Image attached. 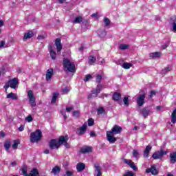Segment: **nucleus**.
Returning a JSON list of instances; mask_svg holds the SVG:
<instances>
[{"instance_id": "f257e3e1", "label": "nucleus", "mask_w": 176, "mask_h": 176, "mask_svg": "<svg viewBox=\"0 0 176 176\" xmlns=\"http://www.w3.org/2000/svg\"><path fill=\"white\" fill-rule=\"evenodd\" d=\"M122 127L119 126H114L111 131L107 132V140L110 142V144H115L116 142V138H115V134H120L122 133Z\"/></svg>"}, {"instance_id": "f03ea898", "label": "nucleus", "mask_w": 176, "mask_h": 176, "mask_svg": "<svg viewBox=\"0 0 176 176\" xmlns=\"http://www.w3.org/2000/svg\"><path fill=\"white\" fill-rule=\"evenodd\" d=\"M67 139L64 136H60L58 140L52 139L50 142V148L51 149H58L63 142H65Z\"/></svg>"}, {"instance_id": "7ed1b4c3", "label": "nucleus", "mask_w": 176, "mask_h": 176, "mask_svg": "<svg viewBox=\"0 0 176 176\" xmlns=\"http://www.w3.org/2000/svg\"><path fill=\"white\" fill-rule=\"evenodd\" d=\"M63 67L68 72H76L75 69V63L73 61L69 60V59L65 58L63 60Z\"/></svg>"}, {"instance_id": "20e7f679", "label": "nucleus", "mask_w": 176, "mask_h": 176, "mask_svg": "<svg viewBox=\"0 0 176 176\" xmlns=\"http://www.w3.org/2000/svg\"><path fill=\"white\" fill-rule=\"evenodd\" d=\"M41 138H42V132L39 129L30 133L31 142H38L41 141Z\"/></svg>"}, {"instance_id": "39448f33", "label": "nucleus", "mask_w": 176, "mask_h": 176, "mask_svg": "<svg viewBox=\"0 0 176 176\" xmlns=\"http://www.w3.org/2000/svg\"><path fill=\"white\" fill-rule=\"evenodd\" d=\"M167 153H168V151L160 150L159 151H155L153 154L152 157L154 160H157V159H162L164 155H167Z\"/></svg>"}, {"instance_id": "423d86ee", "label": "nucleus", "mask_w": 176, "mask_h": 176, "mask_svg": "<svg viewBox=\"0 0 176 176\" xmlns=\"http://www.w3.org/2000/svg\"><path fill=\"white\" fill-rule=\"evenodd\" d=\"M28 98L31 107H36V103L35 102V96H34V91L32 90H29L28 91Z\"/></svg>"}, {"instance_id": "0eeeda50", "label": "nucleus", "mask_w": 176, "mask_h": 176, "mask_svg": "<svg viewBox=\"0 0 176 176\" xmlns=\"http://www.w3.org/2000/svg\"><path fill=\"white\" fill-rule=\"evenodd\" d=\"M102 86L101 85H98L96 89L92 90V94L88 95V98H93V97H97L98 94L101 92Z\"/></svg>"}, {"instance_id": "6e6552de", "label": "nucleus", "mask_w": 176, "mask_h": 176, "mask_svg": "<svg viewBox=\"0 0 176 176\" xmlns=\"http://www.w3.org/2000/svg\"><path fill=\"white\" fill-rule=\"evenodd\" d=\"M123 162L125 164H128L133 171L138 170V168H137V166H135V164L131 160L123 159Z\"/></svg>"}, {"instance_id": "1a4fd4ad", "label": "nucleus", "mask_w": 176, "mask_h": 176, "mask_svg": "<svg viewBox=\"0 0 176 176\" xmlns=\"http://www.w3.org/2000/svg\"><path fill=\"white\" fill-rule=\"evenodd\" d=\"M8 83L11 89H16V87H17V85H19V80L14 78L13 79L10 80Z\"/></svg>"}, {"instance_id": "9d476101", "label": "nucleus", "mask_w": 176, "mask_h": 176, "mask_svg": "<svg viewBox=\"0 0 176 176\" xmlns=\"http://www.w3.org/2000/svg\"><path fill=\"white\" fill-rule=\"evenodd\" d=\"M146 174H149V173H151L153 175H157L159 173V171H157V169H156V166L153 165L151 168H148L146 170Z\"/></svg>"}, {"instance_id": "9b49d317", "label": "nucleus", "mask_w": 176, "mask_h": 176, "mask_svg": "<svg viewBox=\"0 0 176 176\" xmlns=\"http://www.w3.org/2000/svg\"><path fill=\"white\" fill-rule=\"evenodd\" d=\"M55 46L56 47V50L58 53H60L62 49H63V45L61 44V39L56 38L55 40Z\"/></svg>"}, {"instance_id": "f8f14e48", "label": "nucleus", "mask_w": 176, "mask_h": 176, "mask_svg": "<svg viewBox=\"0 0 176 176\" xmlns=\"http://www.w3.org/2000/svg\"><path fill=\"white\" fill-rule=\"evenodd\" d=\"M140 113L142 115L144 118H148L149 116V114L151 113V109L144 107L141 109Z\"/></svg>"}, {"instance_id": "ddd939ff", "label": "nucleus", "mask_w": 176, "mask_h": 176, "mask_svg": "<svg viewBox=\"0 0 176 176\" xmlns=\"http://www.w3.org/2000/svg\"><path fill=\"white\" fill-rule=\"evenodd\" d=\"M49 52L52 60H56L57 54H56V51H54V47H52V45H50Z\"/></svg>"}, {"instance_id": "4468645a", "label": "nucleus", "mask_w": 176, "mask_h": 176, "mask_svg": "<svg viewBox=\"0 0 176 176\" xmlns=\"http://www.w3.org/2000/svg\"><path fill=\"white\" fill-rule=\"evenodd\" d=\"M144 101H145V96L140 95L137 100V104L138 107H142V105H144Z\"/></svg>"}, {"instance_id": "2eb2a0df", "label": "nucleus", "mask_w": 176, "mask_h": 176, "mask_svg": "<svg viewBox=\"0 0 176 176\" xmlns=\"http://www.w3.org/2000/svg\"><path fill=\"white\" fill-rule=\"evenodd\" d=\"M152 150V146L151 145L146 146L145 150L144 151L143 156L146 158L149 156V153Z\"/></svg>"}, {"instance_id": "dca6fc26", "label": "nucleus", "mask_w": 176, "mask_h": 176, "mask_svg": "<svg viewBox=\"0 0 176 176\" xmlns=\"http://www.w3.org/2000/svg\"><path fill=\"white\" fill-rule=\"evenodd\" d=\"M33 36H34V32H32V30H30L29 32L25 33L23 36V41H27V39H30Z\"/></svg>"}, {"instance_id": "f3484780", "label": "nucleus", "mask_w": 176, "mask_h": 176, "mask_svg": "<svg viewBox=\"0 0 176 176\" xmlns=\"http://www.w3.org/2000/svg\"><path fill=\"white\" fill-rule=\"evenodd\" d=\"M52 76H53V69H49L46 74V81L49 82V80H51Z\"/></svg>"}, {"instance_id": "a211bd4d", "label": "nucleus", "mask_w": 176, "mask_h": 176, "mask_svg": "<svg viewBox=\"0 0 176 176\" xmlns=\"http://www.w3.org/2000/svg\"><path fill=\"white\" fill-rule=\"evenodd\" d=\"M86 168V165L83 163H78L76 165V170L80 173V171H83Z\"/></svg>"}, {"instance_id": "6ab92c4d", "label": "nucleus", "mask_w": 176, "mask_h": 176, "mask_svg": "<svg viewBox=\"0 0 176 176\" xmlns=\"http://www.w3.org/2000/svg\"><path fill=\"white\" fill-rule=\"evenodd\" d=\"M95 171L96 173V176H101L102 175V173H101V168L100 167V165L98 164H96L94 166Z\"/></svg>"}, {"instance_id": "aec40b11", "label": "nucleus", "mask_w": 176, "mask_h": 176, "mask_svg": "<svg viewBox=\"0 0 176 176\" xmlns=\"http://www.w3.org/2000/svg\"><path fill=\"white\" fill-rule=\"evenodd\" d=\"M87 129V124H84L79 129V134L80 135H83L85 133H86V130Z\"/></svg>"}, {"instance_id": "412c9836", "label": "nucleus", "mask_w": 176, "mask_h": 176, "mask_svg": "<svg viewBox=\"0 0 176 176\" xmlns=\"http://www.w3.org/2000/svg\"><path fill=\"white\" fill-rule=\"evenodd\" d=\"M92 148L90 146H86L84 148H82L80 151L81 153H89V152H91Z\"/></svg>"}, {"instance_id": "4be33fe9", "label": "nucleus", "mask_w": 176, "mask_h": 176, "mask_svg": "<svg viewBox=\"0 0 176 176\" xmlns=\"http://www.w3.org/2000/svg\"><path fill=\"white\" fill-rule=\"evenodd\" d=\"M170 121L173 124L176 123V109H175L170 115Z\"/></svg>"}, {"instance_id": "5701e85b", "label": "nucleus", "mask_w": 176, "mask_h": 176, "mask_svg": "<svg viewBox=\"0 0 176 176\" xmlns=\"http://www.w3.org/2000/svg\"><path fill=\"white\" fill-rule=\"evenodd\" d=\"M60 171H61V168L56 166L52 168V173L54 174V175H57V174H60Z\"/></svg>"}, {"instance_id": "b1692460", "label": "nucleus", "mask_w": 176, "mask_h": 176, "mask_svg": "<svg viewBox=\"0 0 176 176\" xmlns=\"http://www.w3.org/2000/svg\"><path fill=\"white\" fill-rule=\"evenodd\" d=\"M7 98H10L11 100H18L19 97H17V94L11 92L7 95Z\"/></svg>"}, {"instance_id": "393cba45", "label": "nucleus", "mask_w": 176, "mask_h": 176, "mask_svg": "<svg viewBox=\"0 0 176 176\" xmlns=\"http://www.w3.org/2000/svg\"><path fill=\"white\" fill-rule=\"evenodd\" d=\"M170 163L174 164L176 163V151L170 153Z\"/></svg>"}, {"instance_id": "a878e982", "label": "nucleus", "mask_w": 176, "mask_h": 176, "mask_svg": "<svg viewBox=\"0 0 176 176\" xmlns=\"http://www.w3.org/2000/svg\"><path fill=\"white\" fill-rule=\"evenodd\" d=\"M150 57L152 58H159L162 56V53L160 52H153L149 54Z\"/></svg>"}, {"instance_id": "bb28decb", "label": "nucleus", "mask_w": 176, "mask_h": 176, "mask_svg": "<svg viewBox=\"0 0 176 176\" xmlns=\"http://www.w3.org/2000/svg\"><path fill=\"white\" fill-rule=\"evenodd\" d=\"M38 175H39V172L38 171V169H36V168H33L30 171V173L28 175V176H38Z\"/></svg>"}, {"instance_id": "cd10ccee", "label": "nucleus", "mask_w": 176, "mask_h": 176, "mask_svg": "<svg viewBox=\"0 0 176 176\" xmlns=\"http://www.w3.org/2000/svg\"><path fill=\"white\" fill-rule=\"evenodd\" d=\"M83 21V18L82 16H77L72 21L74 24H79V23H82Z\"/></svg>"}, {"instance_id": "c85d7f7f", "label": "nucleus", "mask_w": 176, "mask_h": 176, "mask_svg": "<svg viewBox=\"0 0 176 176\" xmlns=\"http://www.w3.org/2000/svg\"><path fill=\"white\" fill-rule=\"evenodd\" d=\"M132 155L133 157L136 159V160H138V159H140V152H138V150H133Z\"/></svg>"}, {"instance_id": "c756f323", "label": "nucleus", "mask_w": 176, "mask_h": 176, "mask_svg": "<svg viewBox=\"0 0 176 176\" xmlns=\"http://www.w3.org/2000/svg\"><path fill=\"white\" fill-rule=\"evenodd\" d=\"M121 97H122V95H120V94L116 92L113 96V100L114 101H119Z\"/></svg>"}, {"instance_id": "7c9ffc66", "label": "nucleus", "mask_w": 176, "mask_h": 176, "mask_svg": "<svg viewBox=\"0 0 176 176\" xmlns=\"http://www.w3.org/2000/svg\"><path fill=\"white\" fill-rule=\"evenodd\" d=\"M122 67L124 68V69H130V68L133 67V64L129 63H124L122 65Z\"/></svg>"}, {"instance_id": "2f4dec72", "label": "nucleus", "mask_w": 176, "mask_h": 176, "mask_svg": "<svg viewBox=\"0 0 176 176\" xmlns=\"http://www.w3.org/2000/svg\"><path fill=\"white\" fill-rule=\"evenodd\" d=\"M171 69H173V67L171 65H168L166 67H165L162 70V74H167V73L170 72V71H171Z\"/></svg>"}, {"instance_id": "473e14b6", "label": "nucleus", "mask_w": 176, "mask_h": 176, "mask_svg": "<svg viewBox=\"0 0 176 176\" xmlns=\"http://www.w3.org/2000/svg\"><path fill=\"white\" fill-rule=\"evenodd\" d=\"M58 96H60V94L58 93H54L52 96V99L51 100L52 104H54V102H56V100H57V97H58Z\"/></svg>"}, {"instance_id": "72a5a7b5", "label": "nucleus", "mask_w": 176, "mask_h": 176, "mask_svg": "<svg viewBox=\"0 0 176 176\" xmlns=\"http://www.w3.org/2000/svg\"><path fill=\"white\" fill-rule=\"evenodd\" d=\"M98 115H105V109L104 107H99L98 109Z\"/></svg>"}, {"instance_id": "f704fd0d", "label": "nucleus", "mask_w": 176, "mask_h": 176, "mask_svg": "<svg viewBox=\"0 0 176 176\" xmlns=\"http://www.w3.org/2000/svg\"><path fill=\"white\" fill-rule=\"evenodd\" d=\"M89 63L90 64V65H93V64H94V63H96V57L91 56L89 57Z\"/></svg>"}, {"instance_id": "c9c22d12", "label": "nucleus", "mask_w": 176, "mask_h": 176, "mask_svg": "<svg viewBox=\"0 0 176 176\" xmlns=\"http://www.w3.org/2000/svg\"><path fill=\"white\" fill-rule=\"evenodd\" d=\"M4 148L7 152H9V149H10V142H6L4 143Z\"/></svg>"}, {"instance_id": "e433bc0d", "label": "nucleus", "mask_w": 176, "mask_h": 176, "mask_svg": "<svg viewBox=\"0 0 176 176\" xmlns=\"http://www.w3.org/2000/svg\"><path fill=\"white\" fill-rule=\"evenodd\" d=\"M21 171L23 176H28V173H27V166H23L21 168Z\"/></svg>"}, {"instance_id": "4c0bfd02", "label": "nucleus", "mask_w": 176, "mask_h": 176, "mask_svg": "<svg viewBox=\"0 0 176 176\" xmlns=\"http://www.w3.org/2000/svg\"><path fill=\"white\" fill-rule=\"evenodd\" d=\"M119 49H120V50H126L129 49V45H127V44H121L119 46Z\"/></svg>"}, {"instance_id": "58836bf2", "label": "nucleus", "mask_w": 176, "mask_h": 176, "mask_svg": "<svg viewBox=\"0 0 176 176\" xmlns=\"http://www.w3.org/2000/svg\"><path fill=\"white\" fill-rule=\"evenodd\" d=\"M124 176H135V173L133 171L127 170L124 173Z\"/></svg>"}, {"instance_id": "ea45409f", "label": "nucleus", "mask_w": 176, "mask_h": 176, "mask_svg": "<svg viewBox=\"0 0 176 176\" xmlns=\"http://www.w3.org/2000/svg\"><path fill=\"white\" fill-rule=\"evenodd\" d=\"M74 170H67L63 176H74Z\"/></svg>"}, {"instance_id": "a19ab883", "label": "nucleus", "mask_w": 176, "mask_h": 176, "mask_svg": "<svg viewBox=\"0 0 176 176\" xmlns=\"http://www.w3.org/2000/svg\"><path fill=\"white\" fill-rule=\"evenodd\" d=\"M19 144H20V142L19 140H14V144L12 145L13 149H17V147L19 146Z\"/></svg>"}, {"instance_id": "79ce46f5", "label": "nucleus", "mask_w": 176, "mask_h": 176, "mask_svg": "<svg viewBox=\"0 0 176 176\" xmlns=\"http://www.w3.org/2000/svg\"><path fill=\"white\" fill-rule=\"evenodd\" d=\"M123 102L126 107H129V96H125L123 99Z\"/></svg>"}, {"instance_id": "37998d69", "label": "nucleus", "mask_w": 176, "mask_h": 176, "mask_svg": "<svg viewBox=\"0 0 176 176\" xmlns=\"http://www.w3.org/2000/svg\"><path fill=\"white\" fill-rule=\"evenodd\" d=\"M103 21L106 27H108L111 24V21L108 18H104Z\"/></svg>"}, {"instance_id": "c03bdc74", "label": "nucleus", "mask_w": 176, "mask_h": 176, "mask_svg": "<svg viewBox=\"0 0 176 176\" xmlns=\"http://www.w3.org/2000/svg\"><path fill=\"white\" fill-rule=\"evenodd\" d=\"M99 36H100V38H104V36H105V35H107V32L105 31H98V32Z\"/></svg>"}, {"instance_id": "a18cd8bd", "label": "nucleus", "mask_w": 176, "mask_h": 176, "mask_svg": "<svg viewBox=\"0 0 176 176\" xmlns=\"http://www.w3.org/2000/svg\"><path fill=\"white\" fill-rule=\"evenodd\" d=\"M64 138L66 139V141L63 142L62 144L65 145V148H69V144L67 142L68 141V136H64Z\"/></svg>"}, {"instance_id": "49530a36", "label": "nucleus", "mask_w": 176, "mask_h": 176, "mask_svg": "<svg viewBox=\"0 0 176 176\" xmlns=\"http://www.w3.org/2000/svg\"><path fill=\"white\" fill-rule=\"evenodd\" d=\"M101 79H102V76H101V74H98L96 76V82H99L98 85H101Z\"/></svg>"}, {"instance_id": "de8ad7c7", "label": "nucleus", "mask_w": 176, "mask_h": 176, "mask_svg": "<svg viewBox=\"0 0 176 176\" xmlns=\"http://www.w3.org/2000/svg\"><path fill=\"white\" fill-rule=\"evenodd\" d=\"M94 124V120L93 118H89L88 120V126H91Z\"/></svg>"}, {"instance_id": "09e8293b", "label": "nucleus", "mask_w": 176, "mask_h": 176, "mask_svg": "<svg viewBox=\"0 0 176 176\" xmlns=\"http://www.w3.org/2000/svg\"><path fill=\"white\" fill-rule=\"evenodd\" d=\"M26 122H28V123H31L32 122L33 118L31 115H29L26 118H25Z\"/></svg>"}, {"instance_id": "8fccbe9b", "label": "nucleus", "mask_w": 176, "mask_h": 176, "mask_svg": "<svg viewBox=\"0 0 176 176\" xmlns=\"http://www.w3.org/2000/svg\"><path fill=\"white\" fill-rule=\"evenodd\" d=\"M92 78H93V77L91 76V75L88 74V75H87V76H85L84 80H85V82H89V80H90V79H91Z\"/></svg>"}, {"instance_id": "3c124183", "label": "nucleus", "mask_w": 176, "mask_h": 176, "mask_svg": "<svg viewBox=\"0 0 176 176\" xmlns=\"http://www.w3.org/2000/svg\"><path fill=\"white\" fill-rule=\"evenodd\" d=\"M155 94H156V91H151V92H150V95H149V98H152V97H153V96H155Z\"/></svg>"}, {"instance_id": "603ef678", "label": "nucleus", "mask_w": 176, "mask_h": 176, "mask_svg": "<svg viewBox=\"0 0 176 176\" xmlns=\"http://www.w3.org/2000/svg\"><path fill=\"white\" fill-rule=\"evenodd\" d=\"M73 109H74V107H66L67 112H71V111H73Z\"/></svg>"}, {"instance_id": "864d4df0", "label": "nucleus", "mask_w": 176, "mask_h": 176, "mask_svg": "<svg viewBox=\"0 0 176 176\" xmlns=\"http://www.w3.org/2000/svg\"><path fill=\"white\" fill-rule=\"evenodd\" d=\"M68 91H69V89H68L67 87H65L63 89V94H67V93H68Z\"/></svg>"}, {"instance_id": "5fc2aeb1", "label": "nucleus", "mask_w": 176, "mask_h": 176, "mask_svg": "<svg viewBox=\"0 0 176 176\" xmlns=\"http://www.w3.org/2000/svg\"><path fill=\"white\" fill-rule=\"evenodd\" d=\"M172 28H173V32H176V23H175V22H174V23H173Z\"/></svg>"}, {"instance_id": "6e6d98bb", "label": "nucleus", "mask_w": 176, "mask_h": 176, "mask_svg": "<svg viewBox=\"0 0 176 176\" xmlns=\"http://www.w3.org/2000/svg\"><path fill=\"white\" fill-rule=\"evenodd\" d=\"M5 46V41H1L0 42V49H2V47H4Z\"/></svg>"}, {"instance_id": "4d7b16f0", "label": "nucleus", "mask_w": 176, "mask_h": 176, "mask_svg": "<svg viewBox=\"0 0 176 176\" xmlns=\"http://www.w3.org/2000/svg\"><path fill=\"white\" fill-rule=\"evenodd\" d=\"M37 39H38V41H43V39H45V36L43 35H39L38 36Z\"/></svg>"}, {"instance_id": "13d9d810", "label": "nucleus", "mask_w": 176, "mask_h": 176, "mask_svg": "<svg viewBox=\"0 0 176 176\" xmlns=\"http://www.w3.org/2000/svg\"><path fill=\"white\" fill-rule=\"evenodd\" d=\"M73 116H75L76 118H78V116H79V111L73 112Z\"/></svg>"}, {"instance_id": "bf43d9fd", "label": "nucleus", "mask_w": 176, "mask_h": 176, "mask_svg": "<svg viewBox=\"0 0 176 176\" xmlns=\"http://www.w3.org/2000/svg\"><path fill=\"white\" fill-rule=\"evenodd\" d=\"M16 165L17 162H16V161L11 162V167H16Z\"/></svg>"}, {"instance_id": "052dcab7", "label": "nucleus", "mask_w": 176, "mask_h": 176, "mask_svg": "<svg viewBox=\"0 0 176 176\" xmlns=\"http://www.w3.org/2000/svg\"><path fill=\"white\" fill-rule=\"evenodd\" d=\"M168 45H169V43H166L165 45H164L162 46V48H163V49H167V47H168Z\"/></svg>"}, {"instance_id": "680f3d73", "label": "nucleus", "mask_w": 176, "mask_h": 176, "mask_svg": "<svg viewBox=\"0 0 176 176\" xmlns=\"http://www.w3.org/2000/svg\"><path fill=\"white\" fill-rule=\"evenodd\" d=\"M91 137H96V132L95 131H91L90 132Z\"/></svg>"}, {"instance_id": "e2e57ef3", "label": "nucleus", "mask_w": 176, "mask_h": 176, "mask_svg": "<svg viewBox=\"0 0 176 176\" xmlns=\"http://www.w3.org/2000/svg\"><path fill=\"white\" fill-rule=\"evenodd\" d=\"M9 87H10V86L9 85L8 82L7 84L5 85L4 86V89L6 90H8V89H9Z\"/></svg>"}, {"instance_id": "0e129e2a", "label": "nucleus", "mask_w": 176, "mask_h": 176, "mask_svg": "<svg viewBox=\"0 0 176 176\" xmlns=\"http://www.w3.org/2000/svg\"><path fill=\"white\" fill-rule=\"evenodd\" d=\"M23 130H24V126L21 125L20 127L19 128V131H23Z\"/></svg>"}, {"instance_id": "69168bd1", "label": "nucleus", "mask_w": 176, "mask_h": 176, "mask_svg": "<svg viewBox=\"0 0 176 176\" xmlns=\"http://www.w3.org/2000/svg\"><path fill=\"white\" fill-rule=\"evenodd\" d=\"M0 137H5V132H3V131H1V132H0Z\"/></svg>"}, {"instance_id": "338daca9", "label": "nucleus", "mask_w": 176, "mask_h": 176, "mask_svg": "<svg viewBox=\"0 0 176 176\" xmlns=\"http://www.w3.org/2000/svg\"><path fill=\"white\" fill-rule=\"evenodd\" d=\"M0 27H3V21L0 20Z\"/></svg>"}, {"instance_id": "774afa93", "label": "nucleus", "mask_w": 176, "mask_h": 176, "mask_svg": "<svg viewBox=\"0 0 176 176\" xmlns=\"http://www.w3.org/2000/svg\"><path fill=\"white\" fill-rule=\"evenodd\" d=\"M62 115H63L64 119H67V114H65V113L62 112Z\"/></svg>"}]
</instances>
